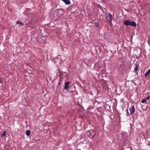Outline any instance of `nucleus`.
Listing matches in <instances>:
<instances>
[{
  "label": "nucleus",
  "mask_w": 150,
  "mask_h": 150,
  "mask_svg": "<svg viewBox=\"0 0 150 150\" xmlns=\"http://www.w3.org/2000/svg\"><path fill=\"white\" fill-rule=\"evenodd\" d=\"M95 134H94V135H93V136H92V138H93V137L95 136Z\"/></svg>",
  "instance_id": "17"
},
{
  "label": "nucleus",
  "mask_w": 150,
  "mask_h": 150,
  "mask_svg": "<svg viewBox=\"0 0 150 150\" xmlns=\"http://www.w3.org/2000/svg\"><path fill=\"white\" fill-rule=\"evenodd\" d=\"M108 16L107 17V21L109 22H111L112 20V16L109 13H108Z\"/></svg>",
  "instance_id": "2"
},
{
  "label": "nucleus",
  "mask_w": 150,
  "mask_h": 150,
  "mask_svg": "<svg viewBox=\"0 0 150 150\" xmlns=\"http://www.w3.org/2000/svg\"><path fill=\"white\" fill-rule=\"evenodd\" d=\"M124 66V62H122V63L120 65V67H122Z\"/></svg>",
  "instance_id": "12"
},
{
  "label": "nucleus",
  "mask_w": 150,
  "mask_h": 150,
  "mask_svg": "<svg viewBox=\"0 0 150 150\" xmlns=\"http://www.w3.org/2000/svg\"><path fill=\"white\" fill-rule=\"evenodd\" d=\"M95 26L97 27L99 25V23L97 22H95Z\"/></svg>",
  "instance_id": "13"
},
{
  "label": "nucleus",
  "mask_w": 150,
  "mask_h": 150,
  "mask_svg": "<svg viewBox=\"0 0 150 150\" xmlns=\"http://www.w3.org/2000/svg\"><path fill=\"white\" fill-rule=\"evenodd\" d=\"M150 74V69H149L144 74V76L145 78L147 77L148 75Z\"/></svg>",
  "instance_id": "5"
},
{
  "label": "nucleus",
  "mask_w": 150,
  "mask_h": 150,
  "mask_svg": "<svg viewBox=\"0 0 150 150\" xmlns=\"http://www.w3.org/2000/svg\"><path fill=\"white\" fill-rule=\"evenodd\" d=\"M139 69V66L137 64H136V66L135 67L134 71L135 72H136Z\"/></svg>",
  "instance_id": "7"
},
{
  "label": "nucleus",
  "mask_w": 150,
  "mask_h": 150,
  "mask_svg": "<svg viewBox=\"0 0 150 150\" xmlns=\"http://www.w3.org/2000/svg\"><path fill=\"white\" fill-rule=\"evenodd\" d=\"M127 114H129V112H128V110L127 109Z\"/></svg>",
  "instance_id": "16"
},
{
  "label": "nucleus",
  "mask_w": 150,
  "mask_h": 150,
  "mask_svg": "<svg viewBox=\"0 0 150 150\" xmlns=\"http://www.w3.org/2000/svg\"><path fill=\"white\" fill-rule=\"evenodd\" d=\"M18 23L20 24L21 25L23 26L24 25V24L21 21H17L16 23V24H18Z\"/></svg>",
  "instance_id": "11"
},
{
  "label": "nucleus",
  "mask_w": 150,
  "mask_h": 150,
  "mask_svg": "<svg viewBox=\"0 0 150 150\" xmlns=\"http://www.w3.org/2000/svg\"><path fill=\"white\" fill-rule=\"evenodd\" d=\"M31 10L30 9H28L27 10H26V11H25V13H26V15L28 16H29V14L28 13V14L27 13H26L27 12V11H30V10Z\"/></svg>",
  "instance_id": "14"
},
{
  "label": "nucleus",
  "mask_w": 150,
  "mask_h": 150,
  "mask_svg": "<svg viewBox=\"0 0 150 150\" xmlns=\"http://www.w3.org/2000/svg\"><path fill=\"white\" fill-rule=\"evenodd\" d=\"M146 99L145 98H143V99H142L141 101V102L142 103H145L146 101Z\"/></svg>",
  "instance_id": "10"
},
{
  "label": "nucleus",
  "mask_w": 150,
  "mask_h": 150,
  "mask_svg": "<svg viewBox=\"0 0 150 150\" xmlns=\"http://www.w3.org/2000/svg\"><path fill=\"white\" fill-rule=\"evenodd\" d=\"M31 132L30 130H27L26 131V134L27 136H29L30 135Z\"/></svg>",
  "instance_id": "8"
},
{
  "label": "nucleus",
  "mask_w": 150,
  "mask_h": 150,
  "mask_svg": "<svg viewBox=\"0 0 150 150\" xmlns=\"http://www.w3.org/2000/svg\"><path fill=\"white\" fill-rule=\"evenodd\" d=\"M78 150H81L80 149H79Z\"/></svg>",
  "instance_id": "19"
},
{
  "label": "nucleus",
  "mask_w": 150,
  "mask_h": 150,
  "mask_svg": "<svg viewBox=\"0 0 150 150\" xmlns=\"http://www.w3.org/2000/svg\"><path fill=\"white\" fill-rule=\"evenodd\" d=\"M67 5H69L70 4V2L69 0H62Z\"/></svg>",
  "instance_id": "6"
},
{
  "label": "nucleus",
  "mask_w": 150,
  "mask_h": 150,
  "mask_svg": "<svg viewBox=\"0 0 150 150\" xmlns=\"http://www.w3.org/2000/svg\"><path fill=\"white\" fill-rule=\"evenodd\" d=\"M1 81L0 80V83H1Z\"/></svg>",
  "instance_id": "18"
},
{
  "label": "nucleus",
  "mask_w": 150,
  "mask_h": 150,
  "mask_svg": "<svg viewBox=\"0 0 150 150\" xmlns=\"http://www.w3.org/2000/svg\"><path fill=\"white\" fill-rule=\"evenodd\" d=\"M130 115H132L135 112V108L134 105H132L131 108L129 109Z\"/></svg>",
  "instance_id": "4"
},
{
  "label": "nucleus",
  "mask_w": 150,
  "mask_h": 150,
  "mask_svg": "<svg viewBox=\"0 0 150 150\" xmlns=\"http://www.w3.org/2000/svg\"><path fill=\"white\" fill-rule=\"evenodd\" d=\"M6 135V132L5 131H4L3 132V134H1V137H5Z\"/></svg>",
  "instance_id": "9"
},
{
  "label": "nucleus",
  "mask_w": 150,
  "mask_h": 150,
  "mask_svg": "<svg viewBox=\"0 0 150 150\" xmlns=\"http://www.w3.org/2000/svg\"><path fill=\"white\" fill-rule=\"evenodd\" d=\"M70 83V81H67L65 83L64 89L67 90L69 87V84Z\"/></svg>",
  "instance_id": "3"
},
{
  "label": "nucleus",
  "mask_w": 150,
  "mask_h": 150,
  "mask_svg": "<svg viewBox=\"0 0 150 150\" xmlns=\"http://www.w3.org/2000/svg\"><path fill=\"white\" fill-rule=\"evenodd\" d=\"M124 25L127 26H136V24L135 22L131 21L129 20H125L123 22Z\"/></svg>",
  "instance_id": "1"
},
{
  "label": "nucleus",
  "mask_w": 150,
  "mask_h": 150,
  "mask_svg": "<svg viewBox=\"0 0 150 150\" xmlns=\"http://www.w3.org/2000/svg\"><path fill=\"white\" fill-rule=\"evenodd\" d=\"M150 98V96H148V97H147L146 99V100H148L149 98Z\"/></svg>",
  "instance_id": "15"
}]
</instances>
